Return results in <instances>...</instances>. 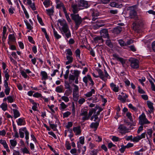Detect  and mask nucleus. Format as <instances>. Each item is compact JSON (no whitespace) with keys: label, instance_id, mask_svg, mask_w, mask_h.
Here are the masks:
<instances>
[{"label":"nucleus","instance_id":"nucleus-46","mask_svg":"<svg viewBox=\"0 0 155 155\" xmlns=\"http://www.w3.org/2000/svg\"><path fill=\"white\" fill-rule=\"evenodd\" d=\"M98 152V150L97 149H94L91 151V155H97V153Z\"/></svg>","mask_w":155,"mask_h":155},{"label":"nucleus","instance_id":"nucleus-5","mask_svg":"<svg viewBox=\"0 0 155 155\" xmlns=\"http://www.w3.org/2000/svg\"><path fill=\"white\" fill-rule=\"evenodd\" d=\"M128 61L130 63L131 67L134 69L138 68L139 67L138 60L134 58H130Z\"/></svg>","mask_w":155,"mask_h":155},{"label":"nucleus","instance_id":"nucleus-24","mask_svg":"<svg viewBox=\"0 0 155 155\" xmlns=\"http://www.w3.org/2000/svg\"><path fill=\"white\" fill-rule=\"evenodd\" d=\"M66 58L68 61L66 62V65H68L73 62V58L72 56H67Z\"/></svg>","mask_w":155,"mask_h":155},{"label":"nucleus","instance_id":"nucleus-12","mask_svg":"<svg viewBox=\"0 0 155 155\" xmlns=\"http://www.w3.org/2000/svg\"><path fill=\"white\" fill-rule=\"evenodd\" d=\"M73 130L76 135H79L81 134V130L80 126L73 127Z\"/></svg>","mask_w":155,"mask_h":155},{"label":"nucleus","instance_id":"nucleus-50","mask_svg":"<svg viewBox=\"0 0 155 155\" xmlns=\"http://www.w3.org/2000/svg\"><path fill=\"white\" fill-rule=\"evenodd\" d=\"M76 78V77H75L74 75L72 74H70L69 77V81L70 83L71 81H74Z\"/></svg>","mask_w":155,"mask_h":155},{"label":"nucleus","instance_id":"nucleus-7","mask_svg":"<svg viewBox=\"0 0 155 155\" xmlns=\"http://www.w3.org/2000/svg\"><path fill=\"white\" fill-rule=\"evenodd\" d=\"M113 56L114 58V59H116L120 62L123 67H124V65L126 64V60L124 59L123 58L119 57V55L116 54H113Z\"/></svg>","mask_w":155,"mask_h":155},{"label":"nucleus","instance_id":"nucleus-3","mask_svg":"<svg viewBox=\"0 0 155 155\" xmlns=\"http://www.w3.org/2000/svg\"><path fill=\"white\" fill-rule=\"evenodd\" d=\"M80 116L82 117L81 119L83 122L89 119V116L88 115L87 108L84 107L81 110Z\"/></svg>","mask_w":155,"mask_h":155},{"label":"nucleus","instance_id":"nucleus-37","mask_svg":"<svg viewBox=\"0 0 155 155\" xmlns=\"http://www.w3.org/2000/svg\"><path fill=\"white\" fill-rule=\"evenodd\" d=\"M88 75H90L87 74L86 76L84 77L83 78V81L85 83L86 86L87 85L88 80H89V78Z\"/></svg>","mask_w":155,"mask_h":155},{"label":"nucleus","instance_id":"nucleus-47","mask_svg":"<svg viewBox=\"0 0 155 155\" xmlns=\"http://www.w3.org/2000/svg\"><path fill=\"white\" fill-rule=\"evenodd\" d=\"M43 4L46 7H47L50 5V0H45L43 2Z\"/></svg>","mask_w":155,"mask_h":155},{"label":"nucleus","instance_id":"nucleus-9","mask_svg":"<svg viewBox=\"0 0 155 155\" xmlns=\"http://www.w3.org/2000/svg\"><path fill=\"white\" fill-rule=\"evenodd\" d=\"M56 7L58 9H60L61 7H62L64 13H66V11L67 10L63 3L62 2L58 1V2H57Z\"/></svg>","mask_w":155,"mask_h":155},{"label":"nucleus","instance_id":"nucleus-34","mask_svg":"<svg viewBox=\"0 0 155 155\" xmlns=\"http://www.w3.org/2000/svg\"><path fill=\"white\" fill-rule=\"evenodd\" d=\"M133 29L135 30H137L140 29V25H139L138 23H133Z\"/></svg>","mask_w":155,"mask_h":155},{"label":"nucleus","instance_id":"nucleus-22","mask_svg":"<svg viewBox=\"0 0 155 155\" xmlns=\"http://www.w3.org/2000/svg\"><path fill=\"white\" fill-rule=\"evenodd\" d=\"M4 86L5 88V92L6 95H8L9 94L10 90V88L8 86V84H4Z\"/></svg>","mask_w":155,"mask_h":155},{"label":"nucleus","instance_id":"nucleus-14","mask_svg":"<svg viewBox=\"0 0 155 155\" xmlns=\"http://www.w3.org/2000/svg\"><path fill=\"white\" fill-rule=\"evenodd\" d=\"M93 40L95 43H103L104 41V40L101 36H97L94 38Z\"/></svg>","mask_w":155,"mask_h":155},{"label":"nucleus","instance_id":"nucleus-38","mask_svg":"<svg viewBox=\"0 0 155 155\" xmlns=\"http://www.w3.org/2000/svg\"><path fill=\"white\" fill-rule=\"evenodd\" d=\"M22 150V152L23 154L28 153L30 154V152L28 149L25 146L23 148L21 149Z\"/></svg>","mask_w":155,"mask_h":155},{"label":"nucleus","instance_id":"nucleus-60","mask_svg":"<svg viewBox=\"0 0 155 155\" xmlns=\"http://www.w3.org/2000/svg\"><path fill=\"white\" fill-rule=\"evenodd\" d=\"M66 51L67 52L66 54L68 55L67 56H72L73 53L71 49H67L66 50Z\"/></svg>","mask_w":155,"mask_h":155},{"label":"nucleus","instance_id":"nucleus-4","mask_svg":"<svg viewBox=\"0 0 155 155\" xmlns=\"http://www.w3.org/2000/svg\"><path fill=\"white\" fill-rule=\"evenodd\" d=\"M139 123L141 125L144 124H148L150 123L146 118V116L143 113L139 117Z\"/></svg>","mask_w":155,"mask_h":155},{"label":"nucleus","instance_id":"nucleus-45","mask_svg":"<svg viewBox=\"0 0 155 155\" xmlns=\"http://www.w3.org/2000/svg\"><path fill=\"white\" fill-rule=\"evenodd\" d=\"M80 73V71L78 70H74L73 74H74V76L76 78H78Z\"/></svg>","mask_w":155,"mask_h":155},{"label":"nucleus","instance_id":"nucleus-42","mask_svg":"<svg viewBox=\"0 0 155 155\" xmlns=\"http://www.w3.org/2000/svg\"><path fill=\"white\" fill-rule=\"evenodd\" d=\"M65 88L66 89H72L68 81H65L64 82Z\"/></svg>","mask_w":155,"mask_h":155},{"label":"nucleus","instance_id":"nucleus-36","mask_svg":"<svg viewBox=\"0 0 155 155\" xmlns=\"http://www.w3.org/2000/svg\"><path fill=\"white\" fill-rule=\"evenodd\" d=\"M17 123L18 125L21 126L25 124V121H24L23 119L20 118L18 119V121L17 122Z\"/></svg>","mask_w":155,"mask_h":155},{"label":"nucleus","instance_id":"nucleus-28","mask_svg":"<svg viewBox=\"0 0 155 155\" xmlns=\"http://www.w3.org/2000/svg\"><path fill=\"white\" fill-rule=\"evenodd\" d=\"M106 44L110 48H113V45L111 42V40L109 39V38H107V40L106 41Z\"/></svg>","mask_w":155,"mask_h":155},{"label":"nucleus","instance_id":"nucleus-35","mask_svg":"<svg viewBox=\"0 0 155 155\" xmlns=\"http://www.w3.org/2000/svg\"><path fill=\"white\" fill-rule=\"evenodd\" d=\"M0 107L3 111H5L7 110L8 105L6 103H3L0 105Z\"/></svg>","mask_w":155,"mask_h":155},{"label":"nucleus","instance_id":"nucleus-1","mask_svg":"<svg viewBox=\"0 0 155 155\" xmlns=\"http://www.w3.org/2000/svg\"><path fill=\"white\" fill-rule=\"evenodd\" d=\"M58 22L62 26L61 28H60V30L62 34L64 35V34L68 38L71 37V32L66 21L64 20H59L58 21Z\"/></svg>","mask_w":155,"mask_h":155},{"label":"nucleus","instance_id":"nucleus-59","mask_svg":"<svg viewBox=\"0 0 155 155\" xmlns=\"http://www.w3.org/2000/svg\"><path fill=\"white\" fill-rule=\"evenodd\" d=\"M94 110L93 109H92L89 110V113H88V116H89V119L90 118V117L93 114V113L95 112Z\"/></svg>","mask_w":155,"mask_h":155},{"label":"nucleus","instance_id":"nucleus-18","mask_svg":"<svg viewBox=\"0 0 155 155\" xmlns=\"http://www.w3.org/2000/svg\"><path fill=\"white\" fill-rule=\"evenodd\" d=\"M96 22L97 24L96 26H97L96 27L97 28L103 26L104 25L103 24L104 22V20H99L97 21Z\"/></svg>","mask_w":155,"mask_h":155},{"label":"nucleus","instance_id":"nucleus-40","mask_svg":"<svg viewBox=\"0 0 155 155\" xmlns=\"http://www.w3.org/2000/svg\"><path fill=\"white\" fill-rule=\"evenodd\" d=\"M72 92V89H68L66 90L64 93V95L68 96L71 94Z\"/></svg>","mask_w":155,"mask_h":155},{"label":"nucleus","instance_id":"nucleus-51","mask_svg":"<svg viewBox=\"0 0 155 155\" xmlns=\"http://www.w3.org/2000/svg\"><path fill=\"white\" fill-rule=\"evenodd\" d=\"M145 80L146 78L144 77H142L141 78V79H140L138 80L139 81L140 83L143 86L144 85V84L143 82L145 81Z\"/></svg>","mask_w":155,"mask_h":155},{"label":"nucleus","instance_id":"nucleus-31","mask_svg":"<svg viewBox=\"0 0 155 155\" xmlns=\"http://www.w3.org/2000/svg\"><path fill=\"white\" fill-rule=\"evenodd\" d=\"M91 12L92 17L96 16V17H97L99 15V13L94 10V9H91Z\"/></svg>","mask_w":155,"mask_h":155},{"label":"nucleus","instance_id":"nucleus-16","mask_svg":"<svg viewBox=\"0 0 155 155\" xmlns=\"http://www.w3.org/2000/svg\"><path fill=\"white\" fill-rule=\"evenodd\" d=\"M110 87L112 90L115 92H117L119 91L118 86H116V85L113 83H111L110 84Z\"/></svg>","mask_w":155,"mask_h":155},{"label":"nucleus","instance_id":"nucleus-57","mask_svg":"<svg viewBox=\"0 0 155 155\" xmlns=\"http://www.w3.org/2000/svg\"><path fill=\"white\" fill-rule=\"evenodd\" d=\"M138 91L139 93L141 94H144L145 93V91L140 86L138 87Z\"/></svg>","mask_w":155,"mask_h":155},{"label":"nucleus","instance_id":"nucleus-58","mask_svg":"<svg viewBox=\"0 0 155 155\" xmlns=\"http://www.w3.org/2000/svg\"><path fill=\"white\" fill-rule=\"evenodd\" d=\"M76 56L80 58V51L79 49H77L75 51Z\"/></svg>","mask_w":155,"mask_h":155},{"label":"nucleus","instance_id":"nucleus-41","mask_svg":"<svg viewBox=\"0 0 155 155\" xmlns=\"http://www.w3.org/2000/svg\"><path fill=\"white\" fill-rule=\"evenodd\" d=\"M53 32L54 37L57 39H58L61 37V35H58L57 32L55 30L54 28L53 29Z\"/></svg>","mask_w":155,"mask_h":155},{"label":"nucleus","instance_id":"nucleus-23","mask_svg":"<svg viewBox=\"0 0 155 155\" xmlns=\"http://www.w3.org/2000/svg\"><path fill=\"white\" fill-rule=\"evenodd\" d=\"M130 15L131 18H134L137 15V12L135 10H131L130 11Z\"/></svg>","mask_w":155,"mask_h":155},{"label":"nucleus","instance_id":"nucleus-30","mask_svg":"<svg viewBox=\"0 0 155 155\" xmlns=\"http://www.w3.org/2000/svg\"><path fill=\"white\" fill-rule=\"evenodd\" d=\"M95 92V91L94 89H92L90 92H88L87 94H84V95L87 97H91L93 93H94Z\"/></svg>","mask_w":155,"mask_h":155},{"label":"nucleus","instance_id":"nucleus-29","mask_svg":"<svg viewBox=\"0 0 155 155\" xmlns=\"http://www.w3.org/2000/svg\"><path fill=\"white\" fill-rule=\"evenodd\" d=\"M99 125V123L96 122L95 123L93 122L91 124L90 127L91 128H94L96 130Z\"/></svg>","mask_w":155,"mask_h":155},{"label":"nucleus","instance_id":"nucleus-20","mask_svg":"<svg viewBox=\"0 0 155 155\" xmlns=\"http://www.w3.org/2000/svg\"><path fill=\"white\" fill-rule=\"evenodd\" d=\"M71 7L72 8V11L74 13L73 14H75L78 12V8L77 5L73 4L71 5Z\"/></svg>","mask_w":155,"mask_h":155},{"label":"nucleus","instance_id":"nucleus-55","mask_svg":"<svg viewBox=\"0 0 155 155\" xmlns=\"http://www.w3.org/2000/svg\"><path fill=\"white\" fill-rule=\"evenodd\" d=\"M5 78L6 80H5L4 81V84H7L8 83L7 81L9 80V75L8 74H5Z\"/></svg>","mask_w":155,"mask_h":155},{"label":"nucleus","instance_id":"nucleus-32","mask_svg":"<svg viewBox=\"0 0 155 155\" xmlns=\"http://www.w3.org/2000/svg\"><path fill=\"white\" fill-rule=\"evenodd\" d=\"M68 107V106L66 105L64 102H62L60 104L59 109L60 110H63Z\"/></svg>","mask_w":155,"mask_h":155},{"label":"nucleus","instance_id":"nucleus-19","mask_svg":"<svg viewBox=\"0 0 155 155\" xmlns=\"http://www.w3.org/2000/svg\"><path fill=\"white\" fill-rule=\"evenodd\" d=\"M122 30V28L120 26H118L114 28L113 32L114 34H119Z\"/></svg>","mask_w":155,"mask_h":155},{"label":"nucleus","instance_id":"nucleus-64","mask_svg":"<svg viewBox=\"0 0 155 155\" xmlns=\"http://www.w3.org/2000/svg\"><path fill=\"white\" fill-rule=\"evenodd\" d=\"M128 107L129 108L132 109V110H134V111H137V108L135 107H134L133 105L130 104H129V105H128Z\"/></svg>","mask_w":155,"mask_h":155},{"label":"nucleus","instance_id":"nucleus-54","mask_svg":"<svg viewBox=\"0 0 155 155\" xmlns=\"http://www.w3.org/2000/svg\"><path fill=\"white\" fill-rule=\"evenodd\" d=\"M33 96L35 97H41V98L42 97V95L41 94L39 93L38 92H36L33 95Z\"/></svg>","mask_w":155,"mask_h":155},{"label":"nucleus","instance_id":"nucleus-56","mask_svg":"<svg viewBox=\"0 0 155 155\" xmlns=\"http://www.w3.org/2000/svg\"><path fill=\"white\" fill-rule=\"evenodd\" d=\"M71 113L69 111H67L63 114V117L64 118L67 117L69 116L70 115Z\"/></svg>","mask_w":155,"mask_h":155},{"label":"nucleus","instance_id":"nucleus-15","mask_svg":"<svg viewBox=\"0 0 155 155\" xmlns=\"http://www.w3.org/2000/svg\"><path fill=\"white\" fill-rule=\"evenodd\" d=\"M20 130H21L24 132L25 134V139L26 140H28L29 139V133L27 130L26 127H24L20 129Z\"/></svg>","mask_w":155,"mask_h":155},{"label":"nucleus","instance_id":"nucleus-44","mask_svg":"<svg viewBox=\"0 0 155 155\" xmlns=\"http://www.w3.org/2000/svg\"><path fill=\"white\" fill-rule=\"evenodd\" d=\"M50 127L54 131H56L57 130L56 127H57V124H51L49 123Z\"/></svg>","mask_w":155,"mask_h":155},{"label":"nucleus","instance_id":"nucleus-43","mask_svg":"<svg viewBox=\"0 0 155 155\" xmlns=\"http://www.w3.org/2000/svg\"><path fill=\"white\" fill-rule=\"evenodd\" d=\"M10 142L11 146L12 147H15L17 144V142L15 140H10Z\"/></svg>","mask_w":155,"mask_h":155},{"label":"nucleus","instance_id":"nucleus-39","mask_svg":"<svg viewBox=\"0 0 155 155\" xmlns=\"http://www.w3.org/2000/svg\"><path fill=\"white\" fill-rule=\"evenodd\" d=\"M8 38L10 41H14L15 40V35L13 34L9 35Z\"/></svg>","mask_w":155,"mask_h":155},{"label":"nucleus","instance_id":"nucleus-13","mask_svg":"<svg viewBox=\"0 0 155 155\" xmlns=\"http://www.w3.org/2000/svg\"><path fill=\"white\" fill-rule=\"evenodd\" d=\"M96 70L98 73L99 75V77L101 79L104 81H106L107 79H105V78H104V74L102 71L101 69L99 68H97L96 69Z\"/></svg>","mask_w":155,"mask_h":155},{"label":"nucleus","instance_id":"nucleus-53","mask_svg":"<svg viewBox=\"0 0 155 155\" xmlns=\"http://www.w3.org/2000/svg\"><path fill=\"white\" fill-rule=\"evenodd\" d=\"M121 148L119 149V151L121 153H123L126 147H125V146H124L123 145H121Z\"/></svg>","mask_w":155,"mask_h":155},{"label":"nucleus","instance_id":"nucleus-52","mask_svg":"<svg viewBox=\"0 0 155 155\" xmlns=\"http://www.w3.org/2000/svg\"><path fill=\"white\" fill-rule=\"evenodd\" d=\"M61 99L64 101L66 102H68L69 101V99L68 97L67 96H63L61 97Z\"/></svg>","mask_w":155,"mask_h":155},{"label":"nucleus","instance_id":"nucleus-25","mask_svg":"<svg viewBox=\"0 0 155 155\" xmlns=\"http://www.w3.org/2000/svg\"><path fill=\"white\" fill-rule=\"evenodd\" d=\"M47 14L50 16V18H51V16L53 15L54 13L53 8H51V9H49L46 10Z\"/></svg>","mask_w":155,"mask_h":155},{"label":"nucleus","instance_id":"nucleus-33","mask_svg":"<svg viewBox=\"0 0 155 155\" xmlns=\"http://www.w3.org/2000/svg\"><path fill=\"white\" fill-rule=\"evenodd\" d=\"M63 90V87L61 85L58 86L56 88V91L58 93L62 92Z\"/></svg>","mask_w":155,"mask_h":155},{"label":"nucleus","instance_id":"nucleus-26","mask_svg":"<svg viewBox=\"0 0 155 155\" xmlns=\"http://www.w3.org/2000/svg\"><path fill=\"white\" fill-rule=\"evenodd\" d=\"M110 5L111 7H119L120 8V7L122 6V4H118L116 3L115 2H111L110 4Z\"/></svg>","mask_w":155,"mask_h":155},{"label":"nucleus","instance_id":"nucleus-17","mask_svg":"<svg viewBox=\"0 0 155 155\" xmlns=\"http://www.w3.org/2000/svg\"><path fill=\"white\" fill-rule=\"evenodd\" d=\"M147 104L148 108L150 109V111H149L150 113L152 112L153 111L154 107H153V104L149 101H147Z\"/></svg>","mask_w":155,"mask_h":155},{"label":"nucleus","instance_id":"nucleus-48","mask_svg":"<svg viewBox=\"0 0 155 155\" xmlns=\"http://www.w3.org/2000/svg\"><path fill=\"white\" fill-rule=\"evenodd\" d=\"M25 22L26 25L27 26V28L28 29H29L30 30H31L32 27L30 24L28 22L26 21H25Z\"/></svg>","mask_w":155,"mask_h":155},{"label":"nucleus","instance_id":"nucleus-27","mask_svg":"<svg viewBox=\"0 0 155 155\" xmlns=\"http://www.w3.org/2000/svg\"><path fill=\"white\" fill-rule=\"evenodd\" d=\"M13 111L14 114V117L15 118H16L20 116V114L19 112L15 109H13Z\"/></svg>","mask_w":155,"mask_h":155},{"label":"nucleus","instance_id":"nucleus-62","mask_svg":"<svg viewBox=\"0 0 155 155\" xmlns=\"http://www.w3.org/2000/svg\"><path fill=\"white\" fill-rule=\"evenodd\" d=\"M147 134L150 137H151L152 136L153 131L151 129H149L147 130Z\"/></svg>","mask_w":155,"mask_h":155},{"label":"nucleus","instance_id":"nucleus-61","mask_svg":"<svg viewBox=\"0 0 155 155\" xmlns=\"http://www.w3.org/2000/svg\"><path fill=\"white\" fill-rule=\"evenodd\" d=\"M119 43L121 46H123L126 45V44L122 40H119L118 41Z\"/></svg>","mask_w":155,"mask_h":155},{"label":"nucleus","instance_id":"nucleus-2","mask_svg":"<svg viewBox=\"0 0 155 155\" xmlns=\"http://www.w3.org/2000/svg\"><path fill=\"white\" fill-rule=\"evenodd\" d=\"M71 16L75 22L74 28L76 29H77L82 21L81 17L78 14H71Z\"/></svg>","mask_w":155,"mask_h":155},{"label":"nucleus","instance_id":"nucleus-6","mask_svg":"<svg viewBox=\"0 0 155 155\" xmlns=\"http://www.w3.org/2000/svg\"><path fill=\"white\" fill-rule=\"evenodd\" d=\"M118 129H119V132L122 134H125L126 133L129 132V129L127 128L123 124L120 125Z\"/></svg>","mask_w":155,"mask_h":155},{"label":"nucleus","instance_id":"nucleus-63","mask_svg":"<svg viewBox=\"0 0 155 155\" xmlns=\"http://www.w3.org/2000/svg\"><path fill=\"white\" fill-rule=\"evenodd\" d=\"M112 140L114 142H117L120 140L118 137L115 136H113L112 137Z\"/></svg>","mask_w":155,"mask_h":155},{"label":"nucleus","instance_id":"nucleus-21","mask_svg":"<svg viewBox=\"0 0 155 155\" xmlns=\"http://www.w3.org/2000/svg\"><path fill=\"white\" fill-rule=\"evenodd\" d=\"M40 74L42 76V80H45L48 78L47 74L45 71H41V72Z\"/></svg>","mask_w":155,"mask_h":155},{"label":"nucleus","instance_id":"nucleus-10","mask_svg":"<svg viewBox=\"0 0 155 155\" xmlns=\"http://www.w3.org/2000/svg\"><path fill=\"white\" fill-rule=\"evenodd\" d=\"M128 97V95L126 94H125L124 95H119L118 99L120 100L123 103H125L126 101V99ZM128 100H127V101L128 102Z\"/></svg>","mask_w":155,"mask_h":155},{"label":"nucleus","instance_id":"nucleus-11","mask_svg":"<svg viewBox=\"0 0 155 155\" xmlns=\"http://www.w3.org/2000/svg\"><path fill=\"white\" fill-rule=\"evenodd\" d=\"M79 5L80 6L83 7L85 8H87L89 7L87 2L84 0L80 1Z\"/></svg>","mask_w":155,"mask_h":155},{"label":"nucleus","instance_id":"nucleus-8","mask_svg":"<svg viewBox=\"0 0 155 155\" xmlns=\"http://www.w3.org/2000/svg\"><path fill=\"white\" fill-rule=\"evenodd\" d=\"M101 37L104 38H109L108 32L107 29H104L100 31Z\"/></svg>","mask_w":155,"mask_h":155},{"label":"nucleus","instance_id":"nucleus-49","mask_svg":"<svg viewBox=\"0 0 155 155\" xmlns=\"http://www.w3.org/2000/svg\"><path fill=\"white\" fill-rule=\"evenodd\" d=\"M7 100L9 103H12L14 102L13 97L11 96L7 97Z\"/></svg>","mask_w":155,"mask_h":155}]
</instances>
